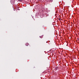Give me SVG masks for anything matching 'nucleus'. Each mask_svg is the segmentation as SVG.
I'll use <instances>...</instances> for the list:
<instances>
[{
	"mask_svg": "<svg viewBox=\"0 0 79 79\" xmlns=\"http://www.w3.org/2000/svg\"><path fill=\"white\" fill-rule=\"evenodd\" d=\"M13 8L14 9V11H15L16 10V9H15V8H14V7L13 6Z\"/></svg>",
	"mask_w": 79,
	"mask_h": 79,
	"instance_id": "39448f33",
	"label": "nucleus"
},
{
	"mask_svg": "<svg viewBox=\"0 0 79 79\" xmlns=\"http://www.w3.org/2000/svg\"><path fill=\"white\" fill-rule=\"evenodd\" d=\"M29 45V44L28 43H27L26 44V46H28V45Z\"/></svg>",
	"mask_w": 79,
	"mask_h": 79,
	"instance_id": "7ed1b4c3",
	"label": "nucleus"
},
{
	"mask_svg": "<svg viewBox=\"0 0 79 79\" xmlns=\"http://www.w3.org/2000/svg\"><path fill=\"white\" fill-rule=\"evenodd\" d=\"M40 38H43V36H40Z\"/></svg>",
	"mask_w": 79,
	"mask_h": 79,
	"instance_id": "423d86ee",
	"label": "nucleus"
},
{
	"mask_svg": "<svg viewBox=\"0 0 79 79\" xmlns=\"http://www.w3.org/2000/svg\"><path fill=\"white\" fill-rule=\"evenodd\" d=\"M10 2L12 5H14L15 3V0H11Z\"/></svg>",
	"mask_w": 79,
	"mask_h": 79,
	"instance_id": "f257e3e1",
	"label": "nucleus"
},
{
	"mask_svg": "<svg viewBox=\"0 0 79 79\" xmlns=\"http://www.w3.org/2000/svg\"><path fill=\"white\" fill-rule=\"evenodd\" d=\"M43 73H47V71H44L43 72Z\"/></svg>",
	"mask_w": 79,
	"mask_h": 79,
	"instance_id": "f03ea898",
	"label": "nucleus"
},
{
	"mask_svg": "<svg viewBox=\"0 0 79 79\" xmlns=\"http://www.w3.org/2000/svg\"><path fill=\"white\" fill-rule=\"evenodd\" d=\"M19 2H22L23 0H18Z\"/></svg>",
	"mask_w": 79,
	"mask_h": 79,
	"instance_id": "20e7f679",
	"label": "nucleus"
}]
</instances>
